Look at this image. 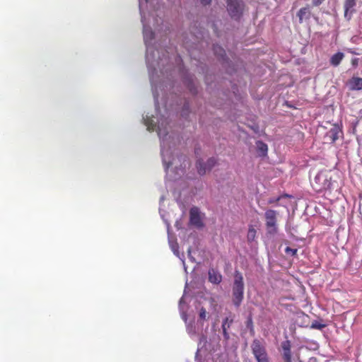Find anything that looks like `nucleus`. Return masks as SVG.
I'll return each instance as SVG.
<instances>
[{"mask_svg": "<svg viewBox=\"0 0 362 362\" xmlns=\"http://www.w3.org/2000/svg\"><path fill=\"white\" fill-rule=\"evenodd\" d=\"M199 210L197 207H193L189 211V220L192 225L197 226V228H202L203 223L200 217Z\"/></svg>", "mask_w": 362, "mask_h": 362, "instance_id": "obj_6", "label": "nucleus"}, {"mask_svg": "<svg viewBox=\"0 0 362 362\" xmlns=\"http://www.w3.org/2000/svg\"><path fill=\"white\" fill-rule=\"evenodd\" d=\"M257 236V230L253 226H249L247 233V241L249 243H252L255 240Z\"/></svg>", "mask_w": 362, "mask_h": 362, "instance_id": "obj_15", "label": "nucleus"}, {"mask_svg": "<svg viewBox=\"0 0 362 362\" xmlns=\"http://www.w3.org/2000/svg\"><path fill=\"white\" fill-rule=\"evenodd\" d=\"M351 90H359L362 89V78L353 77L349 81Z\"/></svg>", "mask_w": 362, "mask_h": 362, "instance_id": "obj_10", "label": "nucleus"}, {"mask_svg": "<svg viewBox=\"0 0 362 362\" xmlns=\"http://www.w3.org/2000/svg\"><path fill=\"white\" fill-rule=\"evenodd\" d=\"M206 316V311L204 308H202L199 311V318L201 320H205Z\"/></svg>", "mask_w": 362, "mask_h": 362, "instance_id": "obj_25", "label": "nucleus"}, {"mask_svg": "<svg viewBox=\"0 0 362 362\" xmlns=\"http://www.w3.org/2000/svg\"><path fill=\"white\" fill-rule=\"evenodd\" d=\"M285 253L288 255H291L292 257H295L297 255L298 250L296 248H291L290 247H286L285 248Z\"/></svg>", "mask_w": 362, "mask_h": 362, "instance_id": "obj_21", "label": "nucleus"}, {"mask_svg": "<svg viewBox=\"0 0 362 362\" xmlns=\"http://www.w3.org/2000/svg\"><path fill=\"white\" fill-rule=\"evenodd\" d=\"M359 63V59L358 58H354L351 59V64L353 66L356 67L358 66Z\"/></svg>", "mask_w": 362, "mask_h": 362, "instance_id": "obj_26", "label": "nucleus"}, {"mask_svg": "<svg viewBox=\"0 0 362 362\" xmlns=\"http://www.w3.org/2000/svg\"><path fill=\"white\" fill-rule=\"evenodd\" d=\"M244 288L243 274L239 271H235L232 287V301L237 308L241 305L244 298Z\"/></svg>", "mask_w": 362, "mask_h": 362, "instance_id": "obj_1", "label": "nucleus"}, {"mask_svg": "<svg viewBox=\"0 0 362 362\" xmlns=\"http://www.w3.org/2000/svg\"><path fill=\"white\" fill-rule=\"evenodd\" d=\"M331 187V179L324 172H320L314 178L313 187L316 192H322L329 189Z\"/></svg>", "mask_w": 362, "mask_h": 362, "instance_id": "obj_5", "label": "nucleus"}, {"mask_svg": "<svg viewBox=\"0 0 362 362\" xmlns=\"http://www.w3.org/2000/svg\"><path fill=\"white\" fill-rule=\"evenodd\" d=\"M323 1L324 0H313L312 3H313V6H317L320 5Z\"/></svg>", "mask_w": 362, "mask_h": 362, "instance_id": "obj_27", "label": "nucleus"}, {"mask_svg": "<svg viewBox=\"0 0 362 362\" xmlns=\"http://www.w3.org/2000/svg\"><path fill=\"white\" fill-rule=\"evenodd\" d=\"M251 349L257 362H269L266 347L260 340L254 339L251 344Z\"/></svg>", "mask_w": 362, "mask_h": 362, "instance_id": "obj_3", "label": "nucleus"}, {"mask_svg": "<svg viewBox=\"0 0 362 362\" xmlns=\"http://www.w3.org/2000/svg\"><path fill=\"white\" fill-rule=\"evenodd\" d=\"M277 215L278 212L273 209H268L264 213L267 233L269 235H275L278 233Z\"/></svg>", "mask_w": 362, "mask_h": 362, "instance_id": "obj_4", "label": "nucleus"}, {"mask_svg": "<svg viewBox=\"0 0 362 362\" xmlns=\"http://www.w3.org/2000/svg\"><path fill=\"white\" fill-rule=\"evenodd\" d=\"M158 134L160 137H161L162 132H161V129L160 127H158Z\"/></svg>", "mask_w": 362, "mask_h": 362, "instance_id": "obj_30", "label": "nucleus"}, {"mask_svg": "<svg viewBox=\"0 0 362 362\" xmlns=\"http://www.w3.org/2000/svg\"><path fill=\"white\" fill-rule=\"evenodd\" d=\"M311 12L308 6L301 8L297 13V16L299 18V23H302L304 20L310 19Z\"/></svg>", "mask_w": 362, "mask_h": 362, "instance_id": "obj_9", "label": "nucleus"}, {"mask_svg": "<svg viewBox=\"0 0 362 362\" xmlns=\"http://www.w3.org/2000/svg\"><path fill=\"white\" fill-rule=\"evenodd\" d=\"M196 166L197 168V172L200 175H204L206 173L207 171V165H206V163L202 162V160H199L197 161Z\"/></svg>", "mask_w": 362, "mask_h": 362, "instance_id": "obj_16", "label": "nucleus"}, {"mask_svg": "<svg viewBox=\"0 0 362 362\" xmlns=\"http://www.w3.org/2000/svg\"><path fill=\"white\" fill-rule=\"evenodd\" d=\"M148 129L149 131H151V130H152V131H153V130H154V127H151V125H148Z\"/></svg>", "mask_w": 362, "mask_h": 362, "instance_id": "obj_31", "label": "nucleus"}, {"mask_svg": "<svg viewBox=\"0 0 362 362\" xmlns=\"http://www.w3.org/2000/svg\"><path fill=\"white\" fill-rule=\"evenodd\" d=\"M246 327L250 329L251 334H254V333H255L254 325H253V322H252V319L251 317H249L247 318V320L246 322Z\"/></svg>", "mask_w": 362, "mask_h": 362, "instance_id": "obj_22", "label": "nucleus"}, {"mask_svg": "<svg viewBox=\"0 0 362 362\" xmlns=\"http://www.w3.org/2000/svg\"><path fill=\"white\" fill-rule=\"evenodd\" d=\"M201 3L203 4V5H209L211 4V0H200Z\"/></svg>", "mask_w": 362, "mask_h": 362, "instance_id": "obj_28", "label": "nucleus"}, {"mask_svg": "<svg viewBox=\"0 0 362 362\" xmlns=\"http://www.w3.org/2000/svg\"><path fill=\"white\" fill-rule=\"evenodd\" d=\"M356 5V0H344V8L345 16H347L349 12L352 13L354 11V8L355 7Z\"/></svg>", "mask_w": 362, "mask_h": 362, "instance_id": "obj_12", "label": "nucleus"}, {"mask_svg": "<svg viewBox=\"0 0 362 362\" xmlns=\"http://www.w3.org/2000/svg\"><path fill=\"white\" fill-rule=\"evenodd\" d=\"M230 319H233V318H232V317H229V320H230ZM229 322H230V320H228V322H226V326H227L228 325H229Z\"/></svg>", "mask_w": 362, "mask_h": 362, "instance_id": "obj_32", "label": "nucleus"}, {"mask_svg": "<svg viewBox=\"0 0 362 362\" xmlns=\"http://www.w3.org/2000/svg\"><path fill=\"white\" fill-rule=\"evenodd\" d=\"M222 276L214 269H210L209 271V280L213 284H218L221 281Z\"/></svg>", "mask_w": 362, "mask_h": 362, "instance_id": "obj_11", "label": "nucleus"}, {"mask_svg": "<svg viewBox=\"0 0 362 362\" xmlns=\"http://www.w3.org/2000/svg\"><path fill=\"white\" fill-rule=\"evenodd\" d=\"M256 145L258 151L261 153L262 156H265L268 151L267 145L261 141H257Z\"/></svg>", "mask_w": 362, "mask_h": 362, "instance_id": "obj_17", "label": "nucleus"}, {"mask_svg": "<svg viewBox=\"0 0 362 362\" xmlns=\"http://www.w3.org/2000/svg\"><path fill=\"white\" fill-rule=\"evenodd\" d=\"M229 320V317H226L223 321V323H222V329H223V335L225 338L226 340H228L229 339V334L228 332V329L230 328V325H232V323L233 322V319H230V322H229V325H227L226 327V322H228Z\"/></svg>", "mask_w": 362, "mask_h": 362, "instance_id": "obj_13", "label": "nucleus"}, {"mask_svg": "<svg viewBox=\"0 0 362 362\" xmlns=\"http://www.w3.org/2000/svg\"><path fill=\"white\" fill-rule=\"evenodd\" d=\"M310 327L313 329H322V328H324L325 327V325L321 324L320 322H319L317 321H315L312 323Z\"/></svg>", "mask_w": 362, "mask_h": 362, "instance_id": "obj_24", "label": "nucleus"}, {"mask_svg": "<svg viewBox=\"0 0 362 362\" xmlns=\"http://www.w3.org/2000/svg\"><path fill=\"white\" fill-rule=\"evenodd\" d=\"M344 57V54L342 52H339L332 56L330 59V63L334 66H337L341 63Z\"/></svg>", "mask_w": 362, "mask_h": 362, "instance_id": "obj_14", "label": "nucleus"}, {"mask_svg": "<svg viewBox=\"0 0 362 362\" xmlns=\"http://www.w3.org/2000/svg\"><path fill=\"white\" fill-rule=\"evenodd\" d=\"M146 1H147V0H146Z\"/></svg>", "mask_w": 362, "mask_h": 362, "instance_id": "obj_33", "label": "nucleus"}, {"mask_svg": "<svg viewBox=\"0 0 362 362\" xmlns=\"http://www.w3.org/2000/svg\"><path fill=\"white\" fill-rule=\"evenodd\" d=\"M217 163V160L214 158H210L207 160L206 165H207V170L210 171Z\"/></svg>", "mask_w": 362, "mask_h": 362, "instance_id": "obj_19", "label": "nucleus"}, {"mask_svg": "<svg viewBox=\"0 0 362 362\" xmlns=\"http://www.w3.org/2000/svg\"><path fill=\"white\" fill-rule=\"evenodd\" d=\"M227 4V11L231 18L238 21L241 18L245 9L243 0H225Z\"/></svg>", "mask_w": 362, "mask_h": 362, "instance_id": "obj_2", "label": "nucleus"}, {"mask_svg": "<svg viewBox=\"0 0 362 362\" xmlns=\"http://www.w3.org/2000/svg\"><path fill=\"white\" fill-rule=\"evenodd\" d=\"M283 351L282 356L284 362H292L291 360V344L289 340H286L281 343Z\"/></svg>", "mask_w": 362, "mask_h": 362, "instance_id": "obj_7", "label": "nucleus"}, {"mask_svg": "<svg viewBox=\"0 0 362 362\" xmlns=\"http://www.w3.org/2000/svg\"><path fill=\"white\" fill-rule=\"evenodd\" d=\"M342 134L341 127L338 124H333L332 127L327 132V136L331 139L332 142L336 141Z\"/></svg>", "mask_w": 362, "mask_h": 362, "instance_id": "obj_8", "label": "nucleus"}, {"mask_svg": "<svg viewBox=\"0 0 362 362\" xmlns=\"http://www.w3.org/2000/svg\"><path fill=\"white\" fill-rule=\"evenodd\" d=\"M144 37L145 41L148 39L151 40L153 38V33L151 30L145 29L144 30Z\"/></svg>", "mask_w": 362, "mask_h": 362, "instance_id": "obj_23", "label": "nucleus"}, {"mask_svg": "<svg viewBox=\"0 0 362 362\" xmlns=\"http://www.w3.org/2000/svg\"><path fill=\"white\" fill-rule=\"evenodd\" d=\"M288 197L289 196L287 194H285L284 195L279 196L278 197H276V198H270L268 200V204H276V203H278L281 199V198H283V197Z\"/></svg>", "mask_w": 362, "mask_h": 362, "instance_id": "obj_20", "label": "nucleus"}, {"mask_svg": "<svg viewBox=\"0 0 362 362\" xmlns=\"http://www.w3.org/2000/svg\"><path fill=\"white\" fill-rule=\"evenodd\" d=\"M347 52L352 54H359V53L356 52V51L354 50V49H351V48L347 49Z\"/></svg>", "mask_w": 362, "mask_h": 362, "instance_id": "obj_29", "label": "nucleus"}, {"mask_svg": "<svg viewBox=\"0 0 362 362\" xmlns=\"http://www.w3.org/2000/svg\"><path fill=\"white\" fill-rule=\"evenodd\" d=\"M213 50H214V54L216 56L221 57V59H223L224 57L226 56L225 50L223 49V47H221V46H219L218 45H214Z\"/></svg>", "mask_w": 362, "mask_h": 362, "instance_id": "obj_18", "label": "nucleus"}]
</instances>
